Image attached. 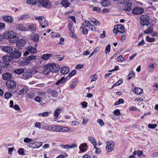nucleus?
<instances>
[{
    "label": "nucleus",
    "mask_w": 158,
    "mask_h": 158,
    "mask_svg": "<svg viewBox=\"0 0 158 158\" xmlns=\"http://www.w3.org/2000/svg\"><path fill=\"white\" fill-rule=\"evenodd\" d=\"M4 36L5 38L8 40L10 43H15L18 40V37L16 36V33L12 31L6 32L4 34Z\"/></svg>",
    "instance_id": "1"
},
{
    "label": "nucleus",
    "mask_w": 158,
    "mask_h": 158,
    "mask_svg": "<svg viewBox=\"0 0 158 158\" xmlns=\"http://www.w3.org/2000/svg\"><path fill=\"white\" fill-rule=\"evenodd\" d=\"M8 90L12 93H15L18 91V88L16 82L13 80H9L7 81L5 83Z\"/></svg>",
    "instance_id": "2"
},
{
    "label": "nucleus",
    "mask_w": 158,
    "mask_h": 158,
    "mask_svg": "<svg viewBox=\"0 0 158 158\" xmlns=\"http://www.w3.org/2000/svg\"><path fill=\"white\" fill-rule=\"evenodd\" d=\"M22 52L18 48H15L12 52L10 53V55L13 58L17 59L20 58L21 56Z\"/></svg>",
    "instance_id": "3"
},
{
    "label": "nucleus",
    "mask_w": 158,
    "mask_h": 158,
    "mask_svg": "<svg viewBox=\"0 0 158 158\" xmlns=\"http://www.w3.org/2000/svg\"><path fill=\"white\" fill-rule=\"evenodd\" d=\"M149 17L146 15H143L140 17V23L142 26L148 25L149 23Z\"/></svg>",
    "instance_id": "4"
},
{
    "label": "nucleus",
    "mask_w": 158,
    "mask_h": 158,
    "mask_svg": "<svg viewBox=\"0 0 158 158\" xmlns=\"http://www.w3.org/2000/svg\"><path fill=\"white\" fill-rule=\"evenodd\" d=\"M47 66L48 68H49L50 71L52 73H56L60 69L59 66L55 63L48 64Z\"/></svg>",
    "instance_id": "5"
},
{
    "label": "nucleus",
    "mask_w": 158,
    "mask_h": 158,
    "mask_svg": "<svg viewBox=\"0 0 158 158\" xmlns=\"http://www.w3.org/2000/svg\"><path fill=\"white\" fill-rule=\"evenodd\" d=\"M106 151L108 152L112 151L114 147V143L113 142L108 141L106 142Z\"/></svg>",
    "instance_id": "6"
},
{
    "label": "nucleus",
    "mask_w": 158,
    "mask_h": 158,
    "mask_svg": "<svg viewBox=\"0 0 158 158\" xmlns=\"http://www.w3.org/2000/svg\"><path fill=\"white\" fill-rule=\"evenodd\" d=\"M47 93L51 96L56 98L58 95V92L57 91L54 90L53 89H48L47 91Z\"/></svg>",
    "instance_id": "7"
},
{
    "label": "nucleus",
    "mask_w": 158,
    "mask_h": 158,
    "mask_svg": "<svg viewBox=\"0 0 158 158\" xmlns=\"http://www.w3.org/2000/svg\"><path fill=\"white\" fill-rule=\"evenodd\" d=\"M144 10L141 7H136L134 8L132 10V13L134 14L139 15L142 13Z\"/></svg>",
    "instance_id": "8"
},
{
    "label": "nucleus",
    "mask_w": 158,
    "mask_h": 158,
    "mask_svg": "<svg viewBox=\"0 0 158 158\" xmlns=\"http://www.w3.org/2000/svg\"><path fill=\"white\" fill-rule=\"evenodd\" d=\"M44 7L46 8H50L52 7V5L50 2L48 0H44L40 3Z\"/></svg>",
    "instance_id": "9"
},
{
    "label": "nucleus",
    "mask_w": 158,
    "mask_h": 158,
    "mask_svg": "<svg viewBox=\"0 0 158 158\" xmlns=\"http://www.w3.org/2000/svg\"><path fill=\"white\" fill-rule=\"evenodd\" d=\"M131 2L126 3L123 7V10L126 11H131L133 8Z\"/></svg>",
    "instance_id": "10"
},
{
    "label": "nucleus",
    "mask_w": 158,
    "mask_h": 158,
    "mask_svg": "<svg viewBox=\"0 0 158 158\" xmlns=\"http://www.w3.org/2000/svg\"><path fill=\"white\" fill-rule=\"evenodd\" d=\"M12 75L9 73H6L2 75V78L4 80H11L12 78Z\"/></svg>",
    "instance_id": "11"
},
{
    "label": "nucleus",
    "mask_w": 158,
    "mask_h": 158,
    "mask_svg": "<svg viewBox=\"0 0 158 158\" xmlns=\"http://www.w3.org/2000/svg\"><path fill=\"white\" fill-rule=\"evenodd\" d=\"M32 76V73L30 71H27L23 73L22 78L23 79L27 80L31 77Z\"/></svg>",
    "instance_id": "12"
},
{
    "label": "nucleus",
    "mask_w": 158,
    "mask_h": 158,
    "mask_svg": "<svg viewBox=\"0 0 158 158\" xmlns=\"http://www.w3.org/2000/svg\"><path fill=\"white\" fill-rule=\"evenodd\" d=\"M2 18L5 21L9 23H12L14 21L13 19L9 15L3 16L2 17Z\"/></svg>",
    "instance_id": "13"
},
{
    "label": "nucleus",
    "mask_w": 158,
    "mask_h": 158,
    "mask_svg": "<svg viewBox=\"0 0 158 158\" xmlns=\"http://www.w3.org/2000/svg\"><path fill=\"white\" fill-rule=\"evenodd\" d=\"M16 43V46L17 47H20L23 46L25 44V41L22 39L17 40Z\"/></svg>",
    "instance_id": "14"
},
{
    "label": "nucleus",
    "mask_w": 158,
    "mask_h": 158,
    "mask_svg": "<svg viewBox=\"0 0 158 158\" xmlns=\"http://www.w3.org/2000/svg\"><path fill=\"white\" fill-rule=\"evenodd\" d=\"M28 91V89L27 86H25L20 90L18 93V94L19 95H23V94L27 93Z\"/></svg>",
    "instance_id": "15"
},
{
    "label": "nucleus",
    "mask_w": 158,
    "mask_h": 158,
    "mask_svg": "<svg viewBox=\"0 0 158 158\" xmlns=\"http://www.w3.org/2000/svg\"><path fill=\"white\" fill-rule=\"evenodd\" d=\"M26 50L29 51L32 54H34L36 53L37 50L35 48L32 47L31 46H28L26 48Z\"/></svg>",
    "instance_id": "16"
},
{
    "label": "nucleus",
    "mask_w": 158,
    "mask_h": 158,
    "mask_svg": "<svg viewBox=\"0 0 158 158\" xmlns=\"http://www.w3.org/2000/svg\"><path fill=\"white\" fill-rule=\"evenodd\" d=\"M69 71V69L67 67H62L60 70V72L62 74H67Z\"/></svg>",
    "instance_id": "17"
},
{
    "label": "nucleus",
    "mask_w": 158,
    "mask_h": 158,
    "mask_svg": "<svg viewBox=\"0 0 158 158\" xmlns=\"http://www.w3.org/2000/svg\"><path fill=\"white\" fill-rule=\"evenodd\" d=\"M2 50L7 53H10L11 52L13 51V48L11 47L10 46H6L3 47Z\"/></svg>",
    "instance_id": "18"
},
{
    "label": "nucleus",
    "mask_w": 158,
    "mask_h": 158,
    "mask_svg": "<svg viewBox=\"0 0 158 158\" xmlns=\"http://www.w3.org/2000/svg\"><path fill=\"white\" fill-rule=\"evenodd\" d=\"M40 24L42 26V28H44L47 27L48 26V23L47 21L43 19L42 20L40 21Z\"/></svg>",
    "instance_id": "19"
},
{
    "label": "nucleus",
    "mask_w": 158,
    "mask_h": 158,
    "mask_svg": "<svg viewBox=\"0 0 158 158\" xmlns=\"http://www.w3.org/2000/svg\"><path fill=\"white\" fill-rule=\"evenodd\" d=\"M16 27L17 29L20 31H25L27 30V29L21 24H17L16 25Z\"/></svg>",
    "instance_id": "20"
},
{
    "label": "nucleus",
    "mask_w": 158,
    "mask_h": 158,
    "mask_svg": "<svg viewBox=\"0 0 158 158\" xmlns=\"http://www.w3.org/2000/svg\"><path fill=\"white\" fill-rule=\"evenodd\" d=\"M61 126L56 125H52L51 131H61Z\"/></svg>",
    "instance_id": "21"
},
{
    "label": "nucleus",
    "mask_w": 158,
    "mask_h": 158,
    "mask_svg": "<svg viewBox=\"0 0 158 158\" xmlns=\"http://www.w3.org/2000/svg\"><path fill=\"white\" fill-rule=\"evenodd\" d=\"M132 92L136 94L140 95L143 92V90L139 88H135L132 90Z\"/></svg>",
    "instance_id": "22"
},
{
    "label": "nucleus",
    "mask_w": 158,
    "mask_h": 158,
    "mask_svg": "<svg viewBox=\"0 0 158 158\" xmlns=\"http://www.w3.org/2000/svg\"><path fill=\"white\" fill-rule=\"evenodd\" d=\"M69 0H61V4L63 7L66 8L69 6L70 3Z\"/></svg>",
    "instance_id": "23"
},
{
    "label": "nucleus",
    "mask_w": 158,
    "mask_h": 158,
    "mask_svg": "<svg viewBox=\"0 0 158 158\" xmlns=\"http://www.w3.org/2000/svg\"><path fill=\"white\" fill-rule=\"evenodd\" d=\"M24 72V69L23 68H19L15 69L14 71V73L16 74H20L23 73Z\"/></svg>",
    "instance_id": "24"
},
{
    "label": "nucleus",
    "mask_w": 158,
    "mask_h": 158,
    "mask_svg": "<svg viewBox=\"0 0 158 158\" xmlns=\"http://www.w3.org/2000/svg\"><path fill=\"white\" fill-rule=\"evenodd\" d=\"M31 39L35 42H37L39 39V36L37 34H34L31 35Z\"/></svg>",
    "instance_id": "25"
},
{
    "label": "nucleus",
    "mask_w": 158,
    "mask_h": 158,
    "mask_svg": "<svg viewBox=\"0 0 158 158\" xmlns=\"http://www.w3.org/2000/svg\"><path fill=\"white\" fill-rule=\"evenodd\" d=\"M13 57L10 56H6L2 57L3 60L6 61H11L13 60Z\"/></svg>",
    "instance_id": "26"
},
{
    "label": "nucleus",
    "mask_w": 158,
    "mask_h": 158,
    "mask_svg": "<svg viewBox=\"0 0 158 158\" xmlns=\"http://www.w3.org/2000/svg\"><path fill=\"white\" fill-rule=\"evenodd\" d=\"M35 96L34 93L29 92L27 93L26 97L28 99H31Z\"/></svg>",
    "instance_id": "27"
},
{
    "label": "nucleus",
    "mask_w": 158,
    "mask_h": 158,
    "mask_svg": "<svg viewBox=\"0 0 158 158\" xmlns=\"http://www.w3.org/2000/svg\"><path fill=\"white\" fill-rule=\"evenodd\" d=\"M61 111L62 110L60 109L57 108L56 109L54 112V116L56 118H57Z\"/></svg>",
    "instance_id": "28"
},
{
    "label": "nucleus",
    "mask_w": 158,
    "mask_h": 158,
    "mask_svg": "<svg viewBox=\"0 0 158 158\" xmlns=\"http://www.w3.org/2000/svg\"><path fill=\"white\" fill-rule=\"evenodd\" d=\"M117 28L118 32L123 33L125 31V28L122 25H117Z\"/></svg>",
    "instance_id": "29"
},
{
    "label": "nucleus",
    "mask_w": 158,
    "mask_h": 158,
    "mask_svg": "<svg viewBox=\"0 0 158 158\" xmlns=\"http://www.w3.org/2000/svg\"><path fill=\"white\" fill-rule=\"evenodd\" d=\"M50 72H51L49 68H48L47 64L45 65L44 69V70L43 73L44 75H47Z\"/></svg>",
    "instance_id": "30"
},
{
    "label": "nucleus",
    "mask_w": 158,
    "mask_h": 158,
    "mask_svg": "<svg viewBox=\"0 0 158 158\" xmlns=\"http://www.w3.org/2000/svg\"><path fill=\"white\" fill-rule=\"evenodd\" d=\"M53 56L52 54H44L41 57V58L43 60H47L51 57V56Z\"/></svg>",
    "instance_id": "31"
},
{
    "label": "nucleus",
    "mask_w": 158,
    "mask_h": 158,
    "mask_svg": "<svg viewBox=\"0 0 158 158\" xmlns=\"http://www.w3.org/2000/svg\"><path fill=\"white\" fill-rule=\"evenodd\" d=\"M66 80V78H65L64 77H62L56 82V85H59L60 83H63Z\"/></svg>",
    "instance_id": "32"
},
{
    "label": "nucleus",
    "mask_w": 158,
    "mask_h": 158,
    "mask_svg": "<svg viewBox=\"0 0 158 158\" xmlns=\"http://www.w3.org/2000/svg\"><path fill=\"white\" fill-rule=\"evenodd\" d=\"M37 142H35L33 143H31L28 144V146L29 147L34 148H37Z\"/></svg>",
    "instance_id": "33"
},
{
    "label": "nucleus",
    "mask_w": 158,
    "mask_h": 158,
    "mask_svg": "<svg viewBox=\"0 0 158 158\" xmlns=\"http://www.w3.org/2000/svg\"><path fill=\"white\" fill-rule=\"evenodd\" d=\"M51 113V111L48 112V111L44 112L42 113H40L38 115L41 117H47L48 116L49 114Z\"/></svg>",
    "instance_id": "34"
},
{
    "label": "nucleus",
    "mask_w": 158,
    "mask_h": 158,
    "mask_svg": "<svg viewBox=\"0 0 158 158\" xmlns=\"http://www.w3.org/2000/svg\"><path fill=\"white\" fill-rule=\"evenodd\" d=\"M101 5L104 6H106L109 5L110 2L108 0H104L101 3Z\"/></svg>",
    "instance_id": "35"
},
{
    "label": "nucleus",
    "mask_w": 158,
    "mask_h": 158,
    "mask_svg": "<svg viewBox=\"0 0 158 158\" xmlns=\"http://www.w3.org/2000/svg\"><path fill=\"white\" fill-rule=\"evenodd\" d=\"M28 28L29 29L33 31H35L36 30V24L29 25L28 26Z\"/></svg>",
    "instance_id": "36"
},
{
    "label": "nucleus",
    "mask_w": 158,
    "mask_h": 158,
    "mask_svg": "<svg viewBox=\"0 0 158 158\" xmlns=\"http://www.w3.org/2000/svg\"><path fill=\"white\" fill-rule=\"evenodd\" d=\"M88 139L91 143L93 144L94 146H96V143L95 142V140L94 137H89Z\"/></svg>",
    "instance_id": "37"
},
{
    "label": "nucleus",
    "mask_w": 158,
    "mask_h": 158,
    "mask_svg": "<svg viewBox=\"0 0 158 158\" xmlns=\"http://www.w3.org/2000/svg\"><path fill=\"white\" fill-rule=\"evenodd\" d=\"M12 94L11 93L8 92H6L4 94V97L7 99L10 98L12 96Z\"/></svg>",
    "instance_id": "38"
},
{
    "label": "nucleus",
    "mask_w": 158,
    "mask_h": 158,
    "mask_svg": "<svg viewBox=\"0 0 158 158\" xmlns=\"http://www.w3.org/2000/svg\"><path fill=\"white\" fill-rule=\"evenodd\" d=\"M24 60L26 61H22V64L24 65H25L29 63L30 62H28V61H30L29 60V57H24L23 58Z\"/></svg>",
    "instance_id": "39"
},
{
    "label": "nucleus",
    "mask_w": 158,
    "mask_h": 158,
    "mask_svg": "<svg viewBox=\"0 0 158 158\" xmlns=\"http://www.w3.org/2000/svg\"><path fill=\"white\" fill-rule=\"evenodd\" d=\"M37 0H27V3L28 4L35 5L36 3Z\"/></svg>",
    "instance_id": "40"
},
{
    "label": "nucleus",
    "mask_w": 158,
    "mask_h": 158,
    "mask_svg": "<svg viewBox=\"0 0 158 158\" xmlns=\"http://www.w3.org/2000/svg\"><path fill=\"white\" fill-rule=\"evenodd\" d=\"M153 31V29L152 27H150L146 29L144 31V32L145 34L151 33Z\"/></svg>",
    "instance_id": "41"
},
{
    "label": "nucleus",
    "mask_w": 158,
    "mask_h": 158,
    "mask_svg": "<svg viewBox=\"0 0 158 158\" xmlns=\"http://www.w3.org/2000/svg\"><path fill=\"white\" fill-rule=\"evenodd\" d=\"M52 125H44L42 127V128L44 129L51 131Z\"/></svg>",
    "instance_id": "42"
},
{
    "label": "nucleus",
    "mask_w": 158,
    "mask_h": 158,
    "mask_svg": "<svg viewBox=\"0 0 158 158\" xmlns=\"http://www.w3.org/2000/svg\"><path fill=\"white\" fill-rule=\"evenodd\" d=\"M70 130L69 128L61 126L60 132H69Z\"/></svg>",
    "instance_id": "43"
},
{
    "label": "nucleus",
    "mask_w": 158,
    "mask_h": 158,
    "mask_svg": "<svg viewBox=\"0 0 158 158\" xmlns=\"http://www.w3.org/2000/svg\"><path fill=\"white\" fill-rule=\"evenodd\" d=\"M35 100L37 102H42L43 98L39 96H37L35 98Z\"/></svg>",
    "instance_id": "44"
},
{
    "label": "nucleus",
    "mask_w": 158,
    "mask_h": 158,
    "mask_svg": "<svg viewBox=\"0 0 158 158\" xmlns=\"http://www.w3.org/2000/svg\"><path fill=\"white\" fill-rule=\"evenodd\" d=\"M18 152L20 155H24L25 153L24 152V150L23 148H19L18 150Z\"/></svg>",
    "instance_id": "45"
},
{
    "label": "nucleus",
    "mask_w": 158,
    "mask_h": 158,
    "mask_svg": "<svg viewBox=\"0 0 158 158\" xmlns=\"http://www.w3.org/2000/svg\"><path fill=\"white\" fill-rule=\"evenodd\" d=\"M110 44H109L106 47L105 50V52L106 54H107L110 52Z\"/></svg>",
    "instance_id": "46"
},
{
    "label": "nucleus",
    "mask_w": 158,
    "mask_h": 158,
    "mask_svg": "<svg viewBox=\"0 0 158 158\" xmlns=\"http://www.w3.org/2000/svg\"><path fill=\"white\" fill-rule=\"evenodd\" d=\"M135 76V73L132 71H131L129 73L128 75L127 76L128 80H129L131 79L132 77Z\"/></svg>",
    "instance_id": "47"
},
{
    "label": "nucleus",
    "mask_w": 158,
    "mask_h": 158,
    "mask_svg": "<svg viewBox=\"0 0 158 158\" xmlns=\"http://www.w3.org/2000/svg\"><path fill=\"white\" fill-rule=\"evenodd\" d=\"M82 29V32L85 34L87 35L88 32L87 29L85 27H81L80 29Z\"/></svg>",
    "instance_id": "48"
},
{
    "label": "nucleus",
    "mask_w": 158,
    "mask_h": 158,
    "mask_svg": "<svg viewBox=\"0 0 158 158\" xmlns=\"http://www.w3.org/2000/svg\"><path fill=\"white\" fill-rule=\"evenodd\" d=\"M28 17V15H24L21 16L20 17L18 18V20L19 21H20L21 20L25 19L27 18Z\"/></svg>",
    "instance_id": "49"
},
{
    "label": "nucleus",
    "mask_w": 158,
    "mask_h": 158,
    "mask_svg": "<svg viewBox=\"0 0 158 158\" xmlns=\"http://www.w3.org/2000/svg\"><path fill=\"white\" fill-rule=\"evenodd\" d=\"M52 33L53 34L52 35V38H59L60 37V35L59 34L57 33H56L54 32H52Z\"/></svg>",
    "instance_id": "50"
},
{
    "label": "nucleus",
    "mask_w": 158,
    "mask_h": 158,
    "mask_svg": "<svg viewBox=\"0 0 158 158\" xmlns=\"http://www.w3.org/2000/svg\"><path fill=\"white\" fill-rule=\"evenodd\" d=\"M91 79V82L95 81L97 79V76L96 74L92 75L90 77Z\"/></svg>",
    "instance_id": "51"
},
{
    "label": "nucleus",
    "mask_w": 158,
    "mask_h": 158,
    "mask_svg": "<svg viewBox=\"0 0 158 158\" xmlns=\"http://www.w3.org/2000/svg\"><path fill=\"white\" fill-rule=\"evenodd\" d=\"M146 40L148 42H153L155 40V39L154 38H150L148 36L146 37Z\"/></svg>",
    "instance_id": "52"
},
{
    "label": "nucleus",
    "mask_w": 158,
    "mask_h": 158,
    "mask_svg": "<svg viewBox=\"0 0 158 158\" xmlns=\"http://www.w3.org/2000/svg\"><path fill=\"white\" fill-rule=\"evenodd\" d=\"M124 58L122 56H118L116 59V60L119 62H122L124 60Z\"/></svg>",
    "instance_id": "53"
},
{
    "label": "nucleus",
    "mask_w": 158,
    "mask_h": 158,
    "mask_svg": "<svg viewBox=\"0 0 158 158\" xmlns=\"http://www.w3.org/2000/svg\"><path fill=\"white\" fill-rule=\"evenodd\" d=\"M157 125L156 124H149L148 125V127L151 129H154L157 127Z\"/></svg>",
    "instance_id": "54"
},
{
    "label": "nucleus",
    "mask_w": 158,
    "mask_h": 158,
    "mask_svg": "<svg viewBox=\"0 0 158 158\" xmlns=\"http://www.w3.org/2000/svg\"><path fill=\"white\" fill-rule=\"evenodd\" d=\"M39 95L41 96H45L46 95V93L45 92H43L41 91H39L37 92Z\"/></svg>",
    "instance_id": "55"
},
{
    "label": "nucleus",
    "mask_w": 158,
    "mask_h": 158,
    "mask_svg": "<svg viewBox=\"0 0 158 158\" xmlns=\"http://www.w3.org/2000/svg\"><path fill=\"white\" fill-rule=\"evenodd\" d=\"M69 33L70 35L72 37H73L74 38H75V39L76 38V35L73 33V30L69 31Z\"/></svg>",
    "instance_id": "56"
},
{
    "label": "nucleus",
    "mask_w": 158,
    "mask_h": 158,
    "mask_svg": "<svg viewBox=\"0 0 158 158\" xmlns=\"http://www.w3.org/2000/svg\"><path fill=\"white\" fill-rule=\"evenodd\" d=\"M29 61L35 59L36 58V56L35 55H30L28 56Z\"/></svg>",
    "instance_id": "57"
},
{
    "label": "nucleus",
    "mask_w": 158,
    "mask_h": 158,
    "mask_svg": "<svg viewBox=\"0 0 158 158\" xmlns=\"http://www.w3.org/2000/svg\"><path fill=\"white\" fill-rule=\"evenodd\" d=\"M32 141V139H30L28 138H26L23 140V141L26 143H28L29 142H31Z\"/></svg>",
    "instance_id": "58"
},
{
    "label": "nucleus",
    "mask_w": 158,
    "mask_h": 158,
    "mask_svg": "<svg viewBox=\"0 0 158 158\" xmlns=\"http://www.w3.org/2000/svg\"><path fill=\"white\" fill-rule=\"evenodd\" d=\"M100 48H101L100 47H97L94 50V51L93 52L94 54H96L99 51V50L100 49Z\"/></svg>",
    "instance_id": "59"
},
{
    "label": "nucleus",
    "mask_w": 158,
    "mask_h": 158,
    "mask_svg": "<svg viewBox=\"0 0 158 158\" xmlns=\"http://www.w3.org/2000/svg\"><path fill=\"white\" fill-rule=\"evenodd\" d=\"M76 73V72L75 70H73L69 73L67 77H69V78H70L72 76H73Z\"/></svg>",
    "instance_id": "60"
},
{
    "label": "nucleus",
    "mask_w": 158,
    "mask_h": 158,
    "mask_svg": "<svg viewBox=\"0 0 158 158\" xmlns=\"http://www.w3.org/2000/svg\"><path fill=\"white\" fill-rule=\"evenodd\" d=\"M114 114L117 116H119L120 115V110L118 109H117L114 110Z\"/></svg>",
    "instance_id": "61"
},
{
    "label": "nucleus",
    "mask_w": 158,
    "mask_h": 158,
    "mask_svg": "<svg viewBox=\"0 0 158 158\" xmlns=\"http://www.w3.org/2000/svg\"><path fill=\"white\" fill-rule=\"evenodd\" d=\"M98 122L101 126H103L104 125V123L103 120L101 119H98Z\"/></svg>",
    "instance_id": "62"
},
{
    "label": "nucleus",
    "mask_w": 158,
    "mask_h": 158,
    "mask_svg": "<svg viewBox=\"0 0 158 158\" xmlns=\"http://www.w3.org/2000/svg\"><path fill=\"white\" fill-rule=\"evenodd\" d=\"M41 126V124L40 122H36L35 124V126L36 128H39L40 129Z\"/></svg>",
    "instance_id": "63"
},
{
    "label": "nucleus",
    "mask_w": 158,
    "mask_h": 158,
    "mask_svg": "<svg viewBox=\"0 0 158 158\" xmlns=\"http://www.w3.org/2000/svg\"><path fill=\"white\" fill-rule=\"evenodd\" d=\"M84 22L86 24V27H89V26L91 24V23H90V22L89 21L87 20H85L84 21Z\"/></svg>",
    "instance_id": "64"
}]
</instances>
